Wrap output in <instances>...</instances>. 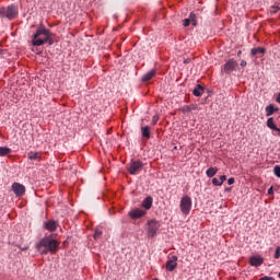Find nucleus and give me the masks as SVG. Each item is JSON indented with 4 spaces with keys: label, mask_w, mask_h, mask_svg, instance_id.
Masks as SVG:
<instances>
[{
    "label": "nucleus",
    "mask_w": 280,
    "mask_h": 280,
    "mask_svg": "<svg viewBox=\"0 0 280 280\" xmlns=\"http://www.w3.org/2000/svg\"><path fill=\"white\" fill-rule=\"evenodd\" d=\"M35 248L39 252V255H47L48 253L55 255L60 249V242L54 240L52 235L44 236L36 243Z\"/></svg>",
    "instance_id": "obj_1"
},
{
    "label": "nucleus",
    "mask_w": 280,
    "mask_h": 280,
    "mask_svg": "<svg viewBox=\"0 0 280 280\" xmlns=\"http://www.w3.org/2000/svg\"><path fill=\"white\" fill-rule=\"evenodd\" d=\"M46 43L54 45V33L44 25H40L32 36V45L34 47H42V45H46Z\"/></svg>",
    "instance_id": "obj_2"
},
{
    "label": "nucleus",
    "mask_w": 280,
    "mask_h": 280,
    "mask_svg": "<svg viewBox=\"0 0 280 280\" xmlns=\"http://www.w3.org/2000/svg\"><path fill=\"white\" fill-rule=\"evenodd\" d=\"M19 16V7L15 4H10L9 7H1L0 8V19H8L12 21Z\"/></svg>",
    "instance_id": "obj_3"
},
{
    "label": "nucleus",
    "mask_w": 280,
    "mask_h": 280,
    "mask_svg": "<svg viewBox=\"0 0 280 280\" xmlns=\"http://www.w3.org/2000/svg\"><path fill=\"white\" fill-rule=\"evenodd\" d=\"M147 237H156L161 233V221L151 219L145 224Z\"/></svg>",
    "instance_id": "obj_4"
},
{
    "label": "nucleus",
    "mask_w": 280,
    "mask_h": 280,
    "mask_svg": "<svg viewBox=\"0 0 280 280\" xmlns=\"http://www.w3.org/2000/svg\"><path fill=\"white\" fill-rule=\"evenodd\" d=\"M141 170H143V162L139 160H131L128 166L129 174H131V176H137Z\"/></svg>",
    "instance_id": "obj_5"
},
{
    "label": "nucleus",
    "mask_w": 280,
    "mask_h": 280,
    "mask_svg": "<svg viewBox=\"0 0 280 280\" xmlns=\"http://www.w3.org/2000/svg\"><path fill=\"white\" fill-rule=\"evenodd\" d=\"M235 69H237V61L233 58L229 59L223 66V71L226 75H231Z\"/></svg>",
    "instance_id": "obj_6"
},
{
    "label": "nucleus",
    "mask_w": 280,
    "mask_h": 280,
    "mask_svg": "<svg viewBox=\"0 0 280 280\" xmlns=\"http://www.w3.org/2000/svg\"><path fill=\"white\" fill-rule=\"evenodd\" d=\"M12 191L21 198L22 196H25V186L20 183H13L12 184Z\"/></svg>",
    "instance_id": "obj_7"
},
{
    "label": "nucleus",
    "mask_w": 280,
    "mask_h": 280,
    "mask_svg": "<svg viewBox=\"0 0 280 280\" xmlns=\"http://www.w3.org/2000/svg\"><path fill=\"white\" fill-rule=\"evenodd\" d=\"M178 256H172L171 259H168L166 261V270H168V272H174V270H176V268L178 267Z\"/></svg>",
    "instance_id": "obj_8"
},
{
    "label": "nucleus",
    "mask_w": 280,
    "mask_h": 280,
    "mask_svg": "<svg viewBox=\"0 0 280 280\" xmlns=\"http://www.w3.org/2000/svg\"><path fill=\"white\" fill-rule=\"evenodd\" d=\"M182 211H189L191 209V198L185 196L180 201Z\"/></svg>",
    "instance_id": "obj_9"
},
{
    "label": "nucleus",
    "mask_w": 280,
    "mask_h": 280,
    "mask_svg": "<svg viewBox=\"0 0 280 280\" xmlns=\"http://www.w3.org/2000/svg\"><path fill=\"white\" fill-rule=\"evenodd\" d=\"M44 229H46V231H49L50 233H54V231L58 229V222H56L55 220H49L44 223Z\"/></svg>",
    "instance_id": "obj_10"
},
{
    "label": "nucleus",
    "mask_w": 280,
    "mask_h": 280,
    "mask_svg": "<svg viewBox=\"0 0 280 280\" xmlns=\"http://www.w3.org/2000/svg\"><path fill=\"white\" fill-rule=\"evenodd\" d=\"M249 264L250 266H254V267H259L261 266V264H264V258L259 257V256H252L249 258Z\"/></svg>",
    "instance_id": "obj_11"
},
{
    "label": "nucleus",
    "mask_w": 280,
    "mask_h": 280,
    "mask_svg": "<svg viewBox=\"0 0 280 280\" xmlns=\"http://www.w3.org/2000/svg\"><path fill=\"white\" fill-rule=\"evenodd\" d=\"M145 215V211H129V218L131 220H139Z\"/></svg>",
    "instance_id": "obj_12"
},
{
    "label": "nucleus",
    "mask_w": 280,
    "mask_h": 280,
    "mask_svg": "<svg viewBox=\"0 0 280 280\" xmlns=\"http://www.w3.org/2000/svg\"><path fill=\"white\" fill-rule=\"evenodd\" d=\"M156 75V70L152 69L142 77V82H150Z\"/></svg>",
    "instance_id": "obj_13"
},
{
    "label": "nucleus",
    "mask_w": 280,
    "mask_h": 280,
    "mask_svg": "<svg viewBox=\"0 0 280 280\" xmlns=\"http://www.w3.org/2000/svg\"><path fill=\"white\" fill-rule=\"evenodd\" d=\"M141 136L144 139H150V137H152V135L150 133V130H152V128L150 126H143L141 127Z\"/></svg>",
    "instance_id": "obj_14"
},
{
    "label": "nucleus",
    "mask_w": 280,
    "mask_h": 280,
    "mask_svg": "<svg viewBox=\"0 0 280 280\" xmlns=\"http://www.w3.org/2000/svg\"><path fill=\"white\" fill-rule=\"evenodd\" d=\"M264 54H266V48L264 47L252 48L250 50V56H264Z\"/></svg>",
    "instance_id": "obj_15"
},
{
    "label": "nucleus",
    "mask_w": 280,
    "mask_h": 280,
    "mask_svg": "<svg viewBox=\"0 0 280 280\" xmlns=\"http://www.w3.org/2000/svg\"><path fill=\"white\" fill-rule=\"evenodd\" d=\"M205 93V88L202 85L197 84L196 88L192 90V95L195 97H201V95Z\"/></svg>",
    "instance_id": "obj_16"
},
{
    "label": "nucleus",
    "mask_w": 280,
    "mask_h": 280,
    "mask_svg": "<svg viewBox=\"0 0 280 280\" xmlns=\"http://www.w3.org/2000/svg\"><path fill=\"white\" fill-rule=\"evenodd\" d=\"M279 108L275 107L273 104H270L269 106L266 107V116L271 117V115H275V113H278Z\"/></svg>",
    "instance_id": "obj_17"
},
{
    "label": "nucleus",
    "mask_w": 280,
    "mask_h": 280,
    "mask_svg": "<svg viewBox=\"0 0 280 280\" xmlns=\"http://www.w3.org/2000/svg\"><path fill=\"white\" fill-rule=\"evenodd\" d=\"M267 127L270 130H275V132H277L279 130V127H277V125L275 124V118H272V117L267 119Z\"/></svg>",
    "instance_id": "obj_18"
},
{
    "label": "nucleus",
    "mask_w": 280,
    "mask_h": 280,
    "mask_svg": "<svg viewBox=\"0 0 280 280\" xmlns=\"http://www.w3.org/2000/svg\"><path fill=\"white\" fill-rule=\"evenodd\" d=\"M152 202H153V199L152 197H147L143 201H142V207L143 209H152Z\"/></svg>",
    "instance_id": "obj_19"
},
{
    "label": "nucleus",
    "mask_w": 280,
    "mask_h": 280,
    "mask_svg": "<svg viewBox=\"0 0 280 280\" xmlns=\"http://www.w3.org/2000/svg\"><path fill=\"white\" fill-rule=\"evenodd\" d=\"M30 161H40V153L31 151L27 153Z\"/></svg>",
    "instance_id": "obj_20"
},
{
    "label": "nucleus",
    "mask_w": 280,
    "mask_h": 280,
    "mask_svg": "<svg viewBox=\"0 0 280 280\" xmlns=\"http://www.w3.org/2000/svg\"><path fill=\"white\" fill-rule=\"evenodd\" d=\"M215 174H218V167H210L206 171V176H208V178H213Z\"/></svg>",
    "instance_id": "obj_21"
},
{
    "label": "nucleus",
    "mask_w": 280,
    "mask_h": 280,
    "mask_svg": "<svg viewBox=\"0 0 280 280\" xmlns=\"http://www.w3.org/2000/svg\"><path fill=\"white\" fill-rule=\"evenodd\" d=\"M12 152V149L8 147H0V156H8Z\"/></svg>",
    "instance_id": "obj_22"
},
{
    "label": "nucleus",
    "mask_w": 280,
    "mask_h": 280,
    "mask_svg": "<svg viewBox=\"0 0 280 280\" xmlns=\"http://www.w3.org/2000/svg\"><path fill=\"white\" fill-rule=\"evenodd\" d=\"M103 233L104 232L100 228H96L95 232H94V240H100V237H102Z\"/></svg>",
    "instance_id": "obj_23"
},
{
    "label": "nucleus",
    "mask_w": 280,
    "mask_h": 280,
    "mask_svg": "<svg viewBox=\"0 0 280 280\" xmlns=\"http://www.w3.org/2000/svg\"><path fill=\"white\" fill-rule=\"evenodd\" d=\"M188 19H189L191 25H197V22H196V13L191 12V13L189 14V18H188Z\"/></svg>",
    "instance_id": "obj_24"
},
{
    "label": "nucleus",
    "mask_w": 280,
    "mask_h": 280,
    "mask_svg": "<svg viewBox=\"0 0 280 280\" xmlns=\"http://www.w3.org/2000/svg\"><path fill=\"white\" fill-rule=\"evenodd\" d=\"M273 174L275 176H277L278 178H280V166L277 165L273 167Z\"/></svg>",
    "instance_id": "obj_25"
},
{
    "label": "nucleus",
    "mask_w": 280,
    "mask_h": 280,
    "mask_svg": "<svg viewBox=\"0 0 280 280\" xmlns=\"http://www.w3.org/2000/svg\"><path fill=\"white\" fill-rule=\"evenodd\" d=\"M212 185H214V187H221L222 183L219 182V179L214 177V178H212Z\"/></svg>",
    "instance_id": "obj_26"
},
{
    "label": "nucleus",
    "mask_w": 280,
    "mask_h": 280,
    "mask_svg": "<svg viewBox=\"0 0 280 280\" xmlns=\"http://www.w3.org/2000/svg\"><path fill=\"white\" fill-rule=\"evenodd\" d=\"M152 126H156L159 124V115H154L151 121Z\"/></svg>",
    "instance_id": "obj_27"
},
{
    "label": "nucleus",
    "mask_w": 280,
    "mask_h": 280,
    "mask_svg": "<svg viewBox=\"0 0 280 280\" xmlns=\"http://www.w3.org/2000/svg\"><path fill=\"white\" fill-rule=\"evenodd\" d=\"M189 25H191V21L189 18L184 20V27H189Z\"/></svg>",
    "instance_id": "obj_28"
},
{
    "label": "nucleus",
    "mask_w": 280,
    "mask_h": 280,
    "mask_svg": "<svg viewBox=\"0 0 280 280\" xmlns=\"http://www.w3.org/2000/svg\"><path fill=\"white\" fill-rule=\"evenodd\" d=\"M280 258V246L276 248L275 252V259H279Z\"/></svg>",
    "instance_id": "obj_29"
},
{
    "label": "nucleus",
    "mask_w": 280,
    "mask_h": 280,
    "mask_svg": "<svg viewBox=\"0 0 280 280\" xmlns=\"http://www.w3.org/2000/svg\"><path fill=\"white\" fill-rule=\"evenodd\" d=\"M224 180H226V175H221L220 180H219L221 183V185L224 184Z\"/></svg>",
    "instance_id": "obj_30"
},
{
    "label": "nucleus",
    "mask_w": 280,
    "mask_h": 280,
    "mask_svg": "<svg viewBox=\"0 0 280 280\" xmlns=\"http://www.w3.org/2000/svg\"><path fill=\"white\" fill-rule=\"evenodd\" d=\"M235 184V178L231 177L228 179V185H234Z\"/></svg>",
    "instance_id": "obj_31"
},
{
    "label": "nucleus",
    "mask_w": 280,
    "mask_h": 280,
    "mask_svg": "<svg viewBox=\"0 0 280 280\" xmlns=\"http://www.w3.org/2000/svg\"><path fill=\"white\" fill-rule=\"evenodd\" d=\"M272 194H275V190L272 189V187H270V188L268 189V196H272Z\"/></svg>",
    "instance_id": "obj_32"
},
{
    "label": "nucleus",
    "mask_w": 280,
    "mask_h": 280,
    "mask_svg": "<svg viewBox=\"0 0 280 280\" xmlns=\"http://www.w3.org/2000/svg\"><path fill=\"white\" fill-rule=\"evenodd\" d=\"M246 65H247L246 60L241 61V67H246Z\"/></svg>",
    "instance_id": "obj_33"
},
{
    "label": "nucleus",
    "mask_w": 280,
    "mask_h": 280,
    "mask_svg": "<svg viewBox=\"0 0 280 280\" xmlns=\"http://www.w3.org/2000/svg\"><path fill=\"white\" fill-rule=\"evenodd\" d=\"M189 110H191V108H189V106H186V107L184 108V113H189Z\"/></svg>",
    "instance_id": "obj_34"
},
{
    "label": "nucleus",
    "mask_w": 280,
    "mask_h": 280,
    "mask_svg": "<svg viewBox=\"0 0 280 280\" xmlns=\"http://www.w3.org/2000/svg\"><path fill=\"white\" fill-rule=\"evenodd\" d=\"M276 102H278V103L280 102V93L278 94Z\"/></svg>",
    "instance_id": "obj_35"
},
{
    "label": "nucleus",
    "mask_w": 280,
    "mask_h": 280,
    "mask_svg": "<svg viewBox=\"0 0 280 280\" xmlns=\"http://www.w3.org/2000/svg\"><path fill=\"white\" fill-rule=\"evenodd\" d=\"M237 56H242V50H238V51H237Z\"/></svg>",
    "instance_id": "obj_36"
},
{
    "label": "nucleus",
    "mask_w": 280,
    "mask_h": 280,
    "mask_svg": "<svg viewBox=\"0 0 280 280\" xmlns=\"http://www.w3.org/2000/svg\"><path fill=\"white\" fill-rule=\"evenodd\" d=\"M3 54V50L2 49H0V56Z\"/></svg>",
    "instance_id": "obj_37"
},
{
    "label": "nucleus",
    "mask_w": 280,
    "mask_h": 280,
    "mask_svg": "<svg viewBox=\"0 0 280 280\" xmlns=\"http://www.w3.org/2000/svg\"><path fill=\"white\" fill-rule=\"evenodd\" d=\"M277 132H278V135H280V128H278Z\"/></svg>",
    "instance_id": "obj_38"
},
{
    "label": "nucleus",
    "mask_w": 280,
    "mask_h": 280,
    "mask_svg": "<svg viewBox=\"0 0 280 280\" xmlns=\"http://www.w3.org/2000/svg\"><path fill=\"white\" fill-rule=\"evenodd\" d=\"M135 211H139V209H136Z\"/></svg>",
    "instance_id": "obj_39"
}]
</instances>
